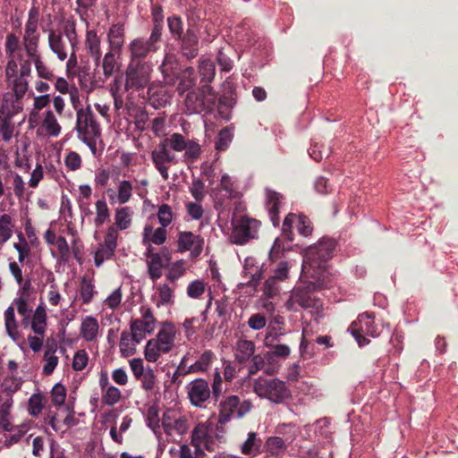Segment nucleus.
Returning a JSON list of instances; mask_svg holds the SVG:
<instances>
[{"instance_id":"obj_1","label":"nucleus","mask_w":458,"mask_h":458,"mask_svg":"<svg viewBox=\"0 0 458 458\" xmlns=\"http://www.w3.org/2000/svg\"><path fill=\"white\" fill-rule=\"evenodd\" d=\"M171 150L184 151L182 162L188 166L194 164L202 154V148L198 140L187 139L181 133L174 132L164 139L151 152L152 162L164 180L169 178L170 165L178 163L176 156Z\"/></svg>"},{"instance_id":"obj_2","label":"nucleus","mask_w":458,"mask_h":458,"mask_svg":"<svg viewBox=\"0 0 458 458\" xmlns=\"http://www.w3.org/2000/svg\"><path fill=\"white\" fill-rule=\"evenodd\" d=\"M335 242L322 238L317 244L305 250L302 274L307 278H314L315 287H327L328 275L326 263L333 257Z\"/></svg>"},{"instance_id":"obj_3","label":"nucleus","mask_w":458,"mask_h":458,"mask_svg":"<svg viewBox=\"0 0 458 458\" xmlns=\"http://www.w3.org/2000/svg\"><path fill=\"white\" fill-rule=\"evenodd\" d=\"M253 408L251 401L243 399L236 394L224 396L218 403V418L216 428L223 430L225 424L233 419L242 420L249 414Z\"/></svg>"},{"instance_id":"obj_4","label":"nucleus","mask_w":458,"mask_h":458,"mask_svg":"<svg viewBox=\"0 0 458 458\" xmlns=\"http://www.w3.org/2000/svg\"><path fill=\"white\" fill-rule=\"evenodd\" d=\"M217 96L208 84L189 91L184 98V106L189 114H211L216 105Z\"/></svg>"},{"instance_id":"obj_5","label":"nucleus","mask_w":458,"mask_h":458,"mask_svg":"<svg viewBox=\"0 0 458 458\" xmlns=\"http://www.w3.org/2000/svg\"><path fill=\"white\" fill-rule=\"evenodd\" d=\"M253 391L260 398L267 399L276 404H283L292 397L291 390L285 382L279 378L258 377L253 383Z\"/></svg>"},{"instance_id":"obj_6","label":"nucleus","mask_w":458,"mask_h":458,"mask_svg":"<svg viewBox=\"0 0 458 458\" xmlns=\"http://www.w3.org/2000/svg\"><path fill=\"white\" fill-rule=\"evenodd\" d=\"M162 37L150 32L148 38L138 37L128 45L129 61L148 63L146 58L151 56L161 47Z\"/></svg>"},{"instance_id":"obj_7","label":"nucleus","mask_w":458,"mask_h":458,"mask_svg":"<svg viewBox=\"0 0 458 458\" xmlns=\"http://www.w3.org/2000/svg\"><path fill=\"white\" fill-rule=\"evenodd\" d=\"M152 68L148 63L129 61L125 69L124 89L129 91H140L145 89L151 79Z\"/></svg>"},{"instance_id":"obj_8","label":"nucleus","mask_w":458,"mask_h":458,"mask_svg":"<svg viewBox=\"0 0 458 458\" xmlns=\"http://www.w3.org/2000/svg\"><path fill=\"white\" fill-rule=\"evenodd\" d=\"M233 232L230 239L233 243L242 245L256 237L259 222L245 216H233L232 219Z\"/></svg>"},{"instance_id":"obj_9","label":"nucleus","mask_w":458,"mask_h":458,"mask_svg":"<svg viewBox=\"0 0 458 458\" xmlns=\"http://www.w3.org/2000/svg\"><path fill=\"white\" fill-rule=\"evenodd\" d=\"M22 110V106L14 105L12 96L4 94L0 106V132L3 140L9 141L14 131L13 118Z\"/></svg>"},{"instance_id":"obj_10","label":"nucleus","mask_w":458,"mask_h":458,"mask_svg":"<svg viewBox=\"0 0 458 458\" xmlns=\"http://www.w3.org/2000/svg\"><path fill=\"white\" fill-rule=\"evenodd\" d=\"M310 280L305 286H300L295 288L289 300L286 302V307L289 310L293 308L294 304H298L300 307L303 309H318L321 306V301L319 299L315 298L312 295V292L322 289L323 287H315L314 278H310Z\"/></svg>"},{"instance_id":"obj_11","label":"nucleus","mask_w":458,"mask_h":458,"mask_svg":"<svg viewBox=\"0 0 458 458\" xmlns=\"http://www.w3.org/2000/svg\"><path fill=\"white\" fill-rule=\"evenodd\" d=\"M39 10L36 6H32L28 13V20L25 24L24 35L22 38V45L26 51V55H35L38 50L40 35L38 32V25L39 21Z\"/></svg>"},{"instance_id":"obj_12","label":"nucleus","mask_w":458,"mask_h":458,"mask_svg":"<svg viewBox=\"0 0 458 458\" xmlns=\"http://www.w3.org/2000/svg\"><path fill=\"white\" fill-rule=\"evenodd\" d=\"M75 130L79 140L91 136H101L100 125L96 121L95 114L89 106L77 110Z\"/></svg>"},{"instance_id":"obj_13","label":"nucleus","mask_w":458,"mask_h":458,"mask_svg":"<svg viewBox=\"0 0 458 458\" xmlns=\"http://www.w3.org/2000/svg\"><path fill=\"white\" fill-rule=\"evenodd\" d=\"M141 317L131 320L130 328L131 338L136 344H140L147 334H152L155 330L157 319L150 308L141 307Z\"/></svg>"},{"instance_id":"obj_14","label":"nucleus","mask_w":458,"mask_h":458,"mask_svg":"<svg viewBox=\"0 0 458 458\" xmlns=\"http://www.w3.org/2000/svg\"><path fill=\"white\" fill-rule=\"evenodd\" d=\"M187 397L190 403L196 408H206L211 398V389L208 382L204 378H196L187 386Z\"/></svg>"},{"instance_id":"obj_15","label":"nucleus","mask_w":458,"mask_h":458,"mask_svg":"<svg viewBox=\"0 0 458 458\" xmlns=\"http://www.w3.org/2000/svg\"><path fill=\"white\" fill-rule=\"evenodd\" d=\"M350 331L357 341L360 347H363L369 343L364 335H377L376 327L374 326V316L368 312L359 316L358 321L352 323Z\"/></svg>"},{"instance_id":"obj_16","label":"nucleus","mask_w":458,"mask_h":458,"mask_svg":"<svg viewBox=\"0 0 458 458\" xmlns=\"http://www.w3.org/2000/svg\"><path fill=\"white\" fill-rule=\"evenodd\" d=\"M175 41L180 44V53L188 60L195 58L199 55V39L198 36V30L194 25H189L185 34Z\"/></svg>"},{"instance_id":"obj_17","label":"nucleus","mask_w":458,"mask_h":458,"mask_svg":"<svg viewBox=\"0 0 458 458\" xmlns=\"http://www.w3.org/2000/svg\"><path fill=\"white\" fill-rule=\"evenodd\" d=\"M171 259V252L167 248H163L160 252L148 255V273L153 282L162 276V269L169 267Z\"/></svg>"},{"instance_id":"obj_18","label":"nucleus","mask_w":458,"mask_h":458,"mask_svg":"<svg viewBox=\"0 0 458 458\" xmlns=\"http://www.w3.org/2000/svg\"><path fill=\"white\" fill-rule=\"evenodd\" d=\"M182 69L177 56L174 54H166L159 66L164 82L168 86H174L178 81V74Z\"/></svg>"},{"instance_id":"obj_19","label":"nucleus","mask_w":458,"mask_h":458,"mask_svg":"<svg viewBox=\"0 0 458 458\" xmlns=\"http://www.w3.org/2000/svg\"><path fill=\"white\" fill-rule=\"evenodd\" d=\"M178 250L184 252L191 250L192 257H198L203 250L204 239L191 232H180L178 233Z\"/></svg>"},{"instance_id":"obj_20","label":"nucleus","mask_w":458,"mask_h":458,"mask_svg":"<svg viewBox=\"0 0 458 458\" xmlns=\"http://www.w3.org/2000/svg\"><path fill=\"white\" fill-rule=\"evenodd\" d=\"M13 400L11 393L0 390V428L6 432L13 430L11 412Z\"/></svg>"},{"instance_id":"obj_21","label":"nucleus","mask_w":458,"mask_h":458,"mask_svg":"<svg viewBox=\"0 0 458 458\" xmlns=\"http://www.w3.org/2000/svg\"><path fill=\"white\" fill-rule=\"evenodd\" d=\"M85 49L89 55L94 60L95 64L98 66L101 61L102 51L101 39L96 30H89L86 31Z\"/></svg>"},{"instance_id":"obj_22","label":"nucleus","mask_w":458,"mask_h":458,"mask_svg":"<svg viewBox=\"0 0 458 458\" xmlns=\"http://www.w3.org/2000/svg\"><path fill=\"white\" fill-rule=\"evenodd\" d=\"M48 46L51 51L55 54L59 60L64 61L67 56V46L63 38V33L55 30L48 32Z\"/></svg>"},{"instance_id":"obj_23","label":"nucleus","mask_w":458,"mask_h":458,"mask_svg":"<svg viewBox=\"0 0 458 458\" xmlns=\"http://www.w3.org/2000/svg\"><path fill=\"white\" fill-rule=\"evenodd\" d=\"M177 92L182 96L196 85L195 70L191 66L185 67L178 74Z\"/></svg>"},{"instance_id":"obj_24","label":"nucleus","mask_w":458,"mask_h":458,"mask_svg":"<svg viewBox=\"0 0 458 458\" xmlns=\"http://www.w3.org/2000/svg\"><path fill=\"white\" fill-rule=\"evenodd\" d=\"M285 322L284 317L277 315L275 316L267 327V332L265 336V345H272V341L275 337H281L285 334Z\"/></svg>"},{"instance_id":"obj_25","label":"nucleus","mask_w":458,"mask_h":458,"mask_svg":"<svg viewBox=\"0 0 458 458\" xmlns=\"http://www.w3.org/2000/svg\"><path fill=\"white\" fill-rule=\"evenodd\" d=\"M108 40L110 49L117 50L120 53L124 44L125 30L123 23L113 24L108 30Z\"/></svg>"},{"instance_id":"obj_26","label":"nucleus","mask_w":458,"mask_h":458,"mask_svg":"<svg viewBox=\"0 0 458 458\" xmlns=\"http://www.w3.org/2000/svg\"><path fill=\"white\" fill-rule=\"evenodd\" d=\"M262 440L256 432H250L247 439L242 444L240 450L244 455L256 457L261 453Z\"/></svg>"},{"instance_id":"obj_27","label":"nucleus","mask_w":458,"mask_h":458,"mask_svg":"<svg viewBox=\"0 0 458 458\" xmlns=\"http://www.w3.org/2000/svg\"><path fill=\"white\" fill-rule=\"evenodd\" d=\"M210 433V427L207 423H198L191 436V444L195 447L196 454H202V443Z\"/></svg>"},{"instance_id":"obj_28","label":"nucleus","mask_w":458,"mask_h":458,"mask_svg":"<svg viewBox=\"0 0 458 458\" xmlns=\"http://www.w3.org/2000/svg\"><path fill=\"white\" fill-rule=\"evenodd\" d=\"M171 350L161 345L155 338L149 339L145 346V359L149 362H156L163 354H166Z\"/></svg>"},{"instance_id":"obj_29","label":"nucleus","mask_w":458,"mask_h":458,"mask_svg":"<svg viewBox=\"0 0 458 458\" xmlns=\"http://www.w3.org/2000/svg\"><path fill=\"white\" fill-rule=\"evenodd\" d=\"M283 196L273 191H267V209L270 220L274 226H278L280 223L279 208Z\"/></svg>"},{"instance_id":"obj_30","label":"nucleus","mask_w":458,"mask_h":458,"mask_svg":"<svg viewBox=\"0 0 458 458\" xmlns=\"http://www.w3.org/2000/svg\"><path fill=\"white\" fill-rule=\"evenodd\" d=\"M255 352V344L252 341L240 339L236 344L235 360L243 364L248 361Z\"/></svg>"},{"instance_id":"obj_31","label":"nucleus","mask_w":458,"mask_h":458,"mask_svg":"<svg viewBox=\"0 0 458 458\" xmlns=\"http://www.w3.org/2000/svg\"><path fill=\"white\" fill-rule=\"evenodd\" d=\"M155 339L159 342L161 345H165L172 350L174 346L175 340V328L174 325L170 322H164Z\"/></svg>"},{"instance_id":"obj_32","label":"nucleus","mask_w":458,"mask_h":458,"mask_svg":"<svg viewBox=\"0 0 458 458\" xmlns=\"http://www.w3.org/2000/svg\"><path fill=\"white\" fill-rule=\"evenodd\" d=\"M99 325L94 317H86L81 326V335L82 338L87 342L94 341L98 334Z\"/></svg>"},{"instance_id":"obj_33","label":"nucleus","mask_w":458,"mask_h":458,"mask_svg":"<svg viewBox=\"0 0 458 458\" xmlns=\"http://www.w3.org/2000/svg\"><path fill=\"white\" fill-rule=\"evenodd\" d=\"M166 229L165 227H158L153 231L151 225H146L143 232V243L147 245V242H152L157 245H161L166 241Z\"/></svg>"},{"instance_id":"obj_34","label":"nucleus","mask_w":458,"mask_h":458,"mask_svg":"<svg viewBox=\"0 0 458 458\" xmlns=\"http://www.w3.org/2000/svg\"><path fill=\"white\" fill-rule=\"evenodd\" d=\"M31 328L33 332L43 336L47 328V312L42 305H38L33 314L31 320Z\"/></svg>"},{"instance_id":"obj_35","label":"nucleus","mask_w":458,"mask_h":458,"mask_svg":"<svg viewBox=\"0 0 458 458\" xmlns=\"http://www.w3.org/2000/svg\"><path fill=\"white\" fill-rule=\"evenodd\" d=\"M4 326L7 335L14 341L21 337L18 330V323L15 318L14 307L9 306L4 311Z\"/></svg>"},{"instance_id":"obj_36","label":"nucleus","mask_w":458,"mask_h":458,"mask_svg":"<svg viewBox=\"0 0 458 458\" xmlns=\"http://www.w3.org/2000/svg\"><path fill=\"white\" fill-rule=\"evenodd\" d=\"M199 74L201 82L209 85L216 75V66L210 59H200L199 62Z\"/></svg>"},{"instance_id":"obj_37","label":"nucleus","mask_w":458,"mask_h":458,"mask_svg":"<svg viewBox=\"0 0 458 458\" xmlns=\"http://www.w3.org/2000/svg\"><path fill=\"white\" fill-rule=\"evenodd\" d=\"M214 359V352L211 350H207L199 356L196 362L188 368V371H192L193 373L206 372L209 369Z\"/></svg>"},{"instance_id":"obj_38","label":"nucleus","mask_w":458,"mask_h":458,"mask_svg":"<svg viewBox=\"0 0 458 458\" xmlns=\"http://www.w3.org/2000/svg\"><path fill=\"white\" fill-rule=\"evenodd\" d=\"M117 50L109 49V51L104 55L101 66L103 69V74L106 78H110L116 70L119 68V64L116 58Z\"/></svg>"},{"instance_id":"obj_39","label":"nucleus","mask_w":458,"mask_h":458,"mask_svg":"<svg viewBox=\"0 0 458 458\" xmlns=\"http://www.w3.org/2000/svg\"><path fill=\"white\" fill-rule=\"evenodd\" d=\"M13 86H12V92H6L5 94L12 96V100L13 104L21 105V100L24 97L27 89H28V82L26 80H22V78H17L15 77L13 81H11Z\"/></svg>"},{"instance_id":"obj_40","label":"nucleus","mask_w":458,"mask_h":458,"mask_svg":"<svg viewBox=\"0 0 458 458\" xmlns=\"http://www.w3.org/2000/svg\"><path fill=\"white\" fill-rule=\"evenodd\" d=\"M131 209L130 207L117 208L114 215V226L117 230H126L131 225Z\"/></svg>"},{"instance_id":"obj_41","label":"nucleus","mask_w":458,"mask_h":458,"mask_svg":"<svg viewBox=\"0 0 458 458\" xmlns=\"http://www.w3.org/2000/svg\"><path fill=\"white\" fill-rule=\"evenodd\" d=\"M280 337H275L273 339L272 345H266L267 347L270 348L271 350L268 351L266 353V357L268 360H272L274 357H279L283 359H286L289 357L291 353V349L287 344H279Z\"/></svg>"},{"instance_id":"obj_42","label":"nucleus","mask_w":458,"mask_h":458,"mask_svg":"<svg viewBox=\"0 0 458 458\" xmlns=\"http://www.w3.org/2000/svg\"><path fill=\"white\" fill-rule=\"evenodd\" d=\"M152 28L151 33L163 37L164 14L161 5L156 4L151 8Z\"/></svg>"},{"instance_id":"obj_43","label":"nucleus","mask_w":458,"mask_h":458,"mask_svg":"<svg viewBox=\"0 0 458 458\" xmlns=\"http://www.w3.org/2000/svg\"><path fill=\"white\" fill-rule=\"evenodd\" d=\"M136 344H137L131 338V332H122L119 346L123 357L132 356L136 352Z\"/></svg>"},{"instance_id":"obj_44","label":"nucleus","mask_w":458,"mask_h":458,"mask_svg":"<svg viewBox=\"0 0 458 458\" xmlns=\"http://www.w3.org/2000/svg\"><path fill=\"white\" fill-rule=\"evenodd\" d=\"M27 56L34 63L38 77L47 81H52L54 79L55 76L53 72L42 61L38 55V51L35 52V55H27Z\"/></svg>"},{"instance_id":"obj_45","label":"nucleus","mask_w":458,"mask_h":458,"mask_svg":"<svg viewBox=\"0 0 458 458\" xmlns=\"http://www.w3.org/2000/svg\"><path fill=\"white\" fill-rule=\"evenodd\" d=\"M96 217L94 219L95 225L100 227L110 217V210L105 199L96 201Z\"/></svg>"},{"instance_id":"obj_46","label":"nucleus","mask_w":458,"mask_h":458,"mask_svg":"<svg viewBox=\"0 0 458 458\" xmlns=\"http://www.w3.org/2000/svg\"><path fill=\"white\" fill-rule=\"evenodd\" d=\"M169 32L174 41L185 34L182 19L178 15H172L167 18Z\"/></svg>"},{"instance_id":"obj_47","label":"nucleus","mask_w":458,"mask_h":458,"mask_svg":"<svg viewBox=\"0 0 458 458\" xmlns=\"http://www.w3.org/2000/svg\"><path fill=\"white\" fill-rule=\"evenodd\" d=\"M19 242L13 243V248L18 252V261L21 264H23L27 259L30 257L31 250L30 247L24 237V235L20 233L18 234Z\"/></svg>"},{"instance_id":"obj_48","label":"nucleus","mask_w":458,"mask_h":458,"mask_svg":"<svg viewBox=\"0 0 458 458\" xmlns=\"http://www.w3.org/2000/svg\"><path fill=\"white\" fill-rule=\"evenodd\" d=\"M13 226L10 215L0 216V242L2 243L6 242L12 237Z\"/></svg>"},{"instance_id":"obj_49","label":"nucleus","mask_w":458,"mask_h":458,"mask_svg":"<svg viewBox=\"0 0 458 458\" xmlns=\"http://www.w3.org/2000/svg\"><path fill=\"white\" fill-rule=\"evenodd\" d=\"M276 432L282 436L287 444H291L297 437L296 426L293 423L279 424L276 428Z\"/></svg>"},{"instance_id":"obj_50","label":"nucleus","mask_w":458,"mask_h":458,"mask_svg":"<svg viewBox=\"0 0 458 458\" xmlns=\"http://www.w3.org/2000/svg\"><path fill=\"white\" fill-rule=\"evenodd\" d=\"M42 125L45 130L53 136H57L61 131V126L51 110L46 112Z\"/></svg>"},{"instance_id":"obj_51","label":"nucleus","mask_w":458,"mask_h":458,"mask_svg":"<svg viewBox=\"0 0 458 458\" xmlns=\"http://www.w3.org/2000/svg\"><path fill=\"white\" fill-rule=\"evenodd\" d=\"M44 396L41 394H33L28 402V411L33 417H38L45 407Z\"/></svg>"},{"instance_id":"obj_52","label":"nucleus","mask_w":458,"mask_h":458,"mask_svg":"<svg viewBox=\"0 0 458 458\" xmlns=\"http://www.w3.org/2000/svg\"><path fill=\"white\" fill-rule=\"evenodd\" d=\"M133 187L130 181H121L117 189V201L123 205L127 203L132 196Z\"/></svg>"},{"instance_id":"obj_53","label":"nucleus","mask_w":458,"mask_h":458,"mask_svg":"<svg viewBox=\"0 0 458 458\" xmlns=\"http://www.w3.org/2000/svg\"><path fill=\"white\" fill-rule=\"evenodd\" d=\"M233 138V133L232 130L229 127L223 128L218 133V137L216 141V148L219 151L227 149Z\"/></svg>"},{"instance_id":"obj_54","label":"nucleus","mask_w":458,"mask_h":458,"mask_svg":"<svg viewBox=\"0 0 458 458\" xmlns=\"http://www.w3.org/2000/svg\"><path fill=\"white\" fill-rule=\"evenodd\" d=\"M282 282L272 277L271 276L265 281L263 293L267 298H274L279 294L281 291Z\"/></svg>"},{"instance_id":"obj_55","label":"nucleus","mask_w":458,"mask_h":458,"mask_svg":"<svg viewBox=\"0 0 458 458\" xmlns=\"http://www.w3.org/2000/svg\"><path fill=\"white\" fill-rule=\"evenodd\" d=\"M158 301L157 305L168 304L172 302L174 298V288L167 284H159L157 287Z\"/></svg>"},{"instance_id":"obj_56","label":"nucleus","mask_w":458,"mask_h":458,"mask_svg":"<svg viewBox=\"0 0 458 458\" xmlns=\"http://www.w3.org/2000/svg\"><path fill=\"white\" fill-rule=\"evenodd\" d=\"M139 380H140L142 389L147 392H150L154 390L156 386L157 376L154 370L150 367H148L146 369V372Z\"/></svg>"},{"instance_id":"obj_57","label":"nucleus","mask_w":458,"mask_h":458,"mask_svg":"<svg viewBox=\"0 0 458 458\" xmlns=\"http://www.w3.org/2000/svg\"><path fill=\"white\" fill-rule=\"evenodd\" d=\"M121 396V391L117 387L110 386L106 389L105 393H103L102 403L113 406L120 401Z\"/></svg>"},{"instance_id":"obj_58","label":"nucleus","mask_w":458,"mask_h":458,"mask_svg":"<svg viewBox=\"0 0 458 458\" xmlns=\"http://www.w3.org/2000/svg\"><path fill=\"white\" fill-rule=\"evenodd\" d=\"M287 443L281 437H269L267 439L266 445L267 451L272 454H276L280 450H285L287 447Z\"/></svg>"},{"instance_id":"obj_59","label":"nucleus","mask_w":458,"mask_h":458,"mask_svg":"<svg viewBox=\"0 0 458 458\" xmlns=\"http://www.w3.org/2000/svg\"><path fill=\"white\" fill-rule=\"evenodd\" d=\"M80 293H81V298L82 300V302L85 304L89 303L93 299L94 284L86 276L82 277V279H81Z\"/></svg>"},{"instance_id":"obj_60","label":"nucleus","mask_w":458,"mask_h":458,"mask_svg":"<svg viewBox=\"0 0 458 458\" xmlns=\"http://www.w3.org/2000/svg\"><path fill=\"white\" fill-rule=\"evenodd\" d=\"M185 262L181 259L174 263L167 268H169L168 273L166 274V278L172 283H174L178 278H180L185 273Z\"/></svg>"},{"instance_id":"obj_61","label":"nucleus","mask_w":458,"mask_h":458,"mask_svg":"<svg viewBox=\"0 0 458 458\" xmlns=\"http://www.w3.org/2000/svg\"><path fill=\"white\" fill-rule=\"evenodd\" d=\"M147 425L155 433L160 428L159 411L156 405H151L147 411Z\"/></svg>"},{"instance_id":"obj_62","label":"nucleus","mask_w":458,"mask_h":458,"mask_svg":"<svg viewBox=\"0 0 458 458\" xmlns=\"http://www.w3.org/2000/svg\"><path fill=\"white\" fill-rule=\"evenodd\" d=\"M296 227L298 233L304 237L310 236L313 232V225L310 219L303 214L298 216Z\"/></svg>"},{"instance_id":"obj_63","label":"nucleus","mask_w":458,"mask_h":458,"mask_svg":"<svg viewBox=\"0 0 458 458\" xmlns=\"http://www.w3.org/2000/svg\"><path fill=\"white\" fill-rule=\"evenodd\" d=\"M158 221L163 227H167L173 220V211L168 204H162L157 211Z\"/></svg>"},{"instance_id":"obj_64","label":"nucleus","mask_w":458,"mask_h":458,"mask_svg":"<svg viewBox=\"0 0 458 458\" xmlns=\"http://www.w3.org/2000/svg\"><path fill=\"white\" fill-rule=\"evenodd\" d=\"M52 403L55 406H61L66 399V389L62 384H55L51 391Z\"/></svg>"}]
</instances>
